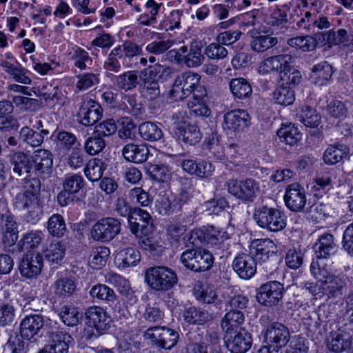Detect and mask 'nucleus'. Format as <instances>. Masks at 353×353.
Instances as JSON below:
<instances>
[{
  "instance_id": "f257e3e1",
  "label": "nucleus",
  "mask_w": 353,
  "mask_h": 353,
  "mask_svg": "<svg viewBox=\"0 0 353 353\" xmlns=\"http://www.w3.org/2000/svg\"><path fill=\"white\" fill-rule=\"evenodd\" d=\"M310 272L316 283L307 282L304 286L316 299L324 297L329 299L343 295L346 287L345 280L334 274L332 263L327 259H313Z\"/></svg>"
},
{
  "instance_id": "f03ea898",
  "label": "nucleus",
  "mask_w": 353,
  "mask_h": 353,
  "mask_svg": "<svg viewBox=\"0 0 353 353\" xmlns=\"http://www.w3.org/2000/svg\"><path fill=\"white\" fill-rule=\"evenodd\" d=\"M145 281L155 292H165L177 284L178 277L172 269L167 266L157 265L146 270Z\"/></svg>"
},
{
  "instance_id": "7ed1b4c3",
  "label": "nucleus",
  "mask_w": 353,
  "mask_h": 353,
  "mask_svg": "<svg viewBox=\"0 0 353 353\" xmlns=\"http://www.w3.org/2000/svg\"><path fill=\"white\" fill-rule=\"evenodd\" d=\"M253 219L259 227L270 232L281 231L286 226L285 218L281 211L267 205L256 207Z\"/></svg>"
},
{
  "instance_id": "20e7f679",
  "label": "nucleus",
  "mask_w": 353,
  "mask_h": 353,
  "mask_svg": "<svg viewBox=\"0 0 353 353\" xmlns=\"http://www.w3.org/2000/svg\"><path fill=\"white\" fill-rule=\"evenodd\" d=\"M276 253V245L270 239H256L252 242L251 254L255 256L259 267L263 266L267 273H272L275 268L271 259Z\"/></svg>"
},
{
  "instance_id": "39448f33",
  "label": "nucleus",
  "mask_w": 353,
  "mask_h": 353,
  "mask_svg": "<svg viewBox=\"0 0 353 353\" xmlns=\"http://www.w3.org/2000/svg\"><path fill=\"white\" fill-rule=\"evenodd\" d=\"M201 77L193 72L179 74L169 92L170 97L175 101H180L190 96L194 86L200 81Z\"/></svg>"
},
{
  "instance_id": "423d86ee",
  "label": "nucleus",
  "mask_w": 353,
  "mask_h": 353,
  "mask_svg": "<svg viewBox=\"0 0 353 353\" xmlns=\"http://www.w3.org/2000/svg\"><path fill=\"white\" fill-rule=\"evenodd\" d=\"M121 223L114 217H105L99 219L92 226V238L101 242H109L121 232Z\"/></svg>"
},
{
  "instance_id": "0eeeda50",
  "label": "nucleus",
  "mask_w": 353,
  "mask_h": 353,
  "mask_svg": "<svg viewBox=\"0 0 353 353\" xmlns=\"http://www.w3.org/2000/svg\"><path fill=\"white\" fill-rule=\"evenodd\" d=\"M284 292L283 284L276 281H269L260 286L256 298L261 305L272 307L279 305Z\"/></svg>"
},
{
  "instance_id": "6e6552de",
  "label": "nucleus",
  "mask_w": 353,
  "mask_h": 353,
  "mask_svg": "<svg viewBox=\"0 0 353 353\" xmlns=\"http://www.w3.org/2000/svg\"><path fill=\"white\" fill-rule=\"evenodd\" d=\"M226 186L229 193L245 203L253 202L259 190L258 183L252 179L245 181L230 179Z\"/></svg>"
},
{
  "instance_id": "1a4fd4ad",
  "label": "nucleus",
  "mask_w": 353,
  "mask_h": 353,
  "mask_svg": "<svg viewBox=\"0 0 353 353\" xmlns=\"http://www.w3.org/2000/svg\"><path fill=\"white\" fill-rule=\"evenodd\" d=\"M146 339H150L152 343L157 346L166 350L172 349L178 342L179 333L165 327H151L145 333Z\"/></svg>"
},
{
  "instance_id": "9d476101",
  "label": "nucleus",
  "mask_w": 353,
  "mask_h": 353,
  "mask_svg": "<svg viewBox=\"0 0 353 353\" xmlns=\"http://www.w3.org/2000/svg\"><path fill=\"white\" fill-rule=\"evenodd\" d=\"M223 339L228 350L232 353H245L252 344V335L245 329L224 334Z\"/></svg>"
},
{
  "instance_id": "9b49d317",
  "label": "nucleus",
  "mask_w": 353,
  "mask_h": 353,
  "mask_svg": "<svg viewBox=\"0 0 353 353\" xmlns=\"http://www.w3.org/2000/svg\"><path fill=\"white\" fill-rule=\"evenodd\" d=\"M294 57L288 54L272 56L263 60L259 66V72L265 74L270 72H279L281 80L285 79L286 71L291 70Z\"/></svg>"
},
{
  "instance_id": "f8f14e48",
  "label": "nucleus",
  "mask_w": 353,
  "mask_h": 353,
  "mask_svg": "<svg viewBox=\"0 0 353 353\" xmlns=\"http://www.w3.org/2000/svg\"><path fill=\"white\" fill-rule=\"evenodd\" d=\"M48 320L39 314H32L24 317L20 323L19 331L22 338L30 340L46 330Z\"/></svg>"
},
{
  "instance_id": "ddd939ff",
  "label": "nucleus",
  "mask_w": 353,
  "mask_h": 353,
  "mask_svg": "<svg viewBox=\"0 0 353 353\" xmlns=\"http://www.w3.org/2000/svg\"><path fill=\"white\" fill-rule=\"evenodd\" d=\"M16 208L24 212V220L30 223H37L42 217L43 207L41 199L32 197L26 199H14Z\"/></svg>"
},
{
  "instance_id": "4468645a",
  "label": "nucleus",
  "mask_w": 353,
  "mask_h": 353,
  "mask_svg": "<svg viewBox=\"0 0 353 353\" xmlns=\"http://www.w3.org/2000/svg\"><path fill=\"white\" fill-rule=\"evenodd\" d=\"M284 201L288 209L301 212L306 205V194L303 187L298 183L288 185L285 188Z\"/></svg>"
},
{
  "instance_id": "2eb2a0df",
  "label": "nucleus",
  "mask_w": 353,
  "mask_h": 353,
  "mask_svg": "<svg viewBox=\"0 0 353 353\" xmlns=\"http://www.w3.org/2000/svg\"><path fill=\"white\" fill-rule=\"evenodd\" d=\"M103 109L92 99H85L81 103L77 117L79 121L83 125L95 124L102 117Z\"/></svg>"
},
{
  "instance_id": "dca6fc26",
  "label": "nucleus",
  "mask_w": 353,
  "mask_h": 353,
  "mask_svg": "<svg viewBox=\"0 0 353 353\" xmlns=\"http://www.w3.org/2000/svg\"><path fill=\"white\" fill-rule=\"evenodd\" d=\"M181 116L180 112L172 115V119L176 125V134L181 139L183 142L190 145H195L201 139V134L197 125L194 124L187 123L185 121H179V119Z\"/></svg>"
},
{
  "instance_id": "f3484780",
  "label": "nucleus",
  "mask_w": 353,
  "mask_h": 353,
  "mask_svg": "<svg viewBox=\"0 0 353 353\" xmlns=\"http://www.w3.org/2000/svg\"><path fill=\"white\" fill-rule=\"evenodd\" d=\"M290 339V331L283 323H272L265 330V342L269 345L275 344L277 348L285 346Z\"/></svg>"
},
{
  "instance_id": "a211bd4d",
  "label": "nucleus",
  "mask_w": 353,
  "mask_h": 353,
  "mask_svg": "<svg viewBox=\"0 0 353 353\" xmlns=\"http://www.w3.org/2000/svg\"><path fill=\"white\" fill-rule=\"evenodd\" d=\"M43 268V257L39 253L26 254L21 260L19 270L26 279H34L40 274Z\"/></svg>"
},
{
  "instance_id": "6ab92c4d",
  "label": "nucleus",
  "mask_w": 353,
  "mask_h": 353,
  "mask_svg": "<svg viewBox=\"0 0 353 353\" xmlns=\"http://www.w3.org/2000/svg\"><path fill=\"white\" fill-rule=\"evenodd\" d=\"M8 159L13 172L19 176L27 178L34 175L31 156L18 151L10 154Z\"/></svg>"
},
{
  "instance_id": "aec40b11",
  "label": "nucleus",
  "mask_w": 353,
  "mask_h": 353,
  "mask_svg": "<svg viewBox=\"0 0 353 353\" xmlns=\"http://www.w3.org/2000/svg\"><path fill=\"white\" fill-rule=\"evenodd\" d=\"M85 314L86 323L90 327L95 328L99 333H103L109 328L110 316L103 308L91 306L85 310Z\"/></svg>"
},
{
  "instance_id": "412c9836",
  "label": "nucleus",
  "mask_w": 353,
  "mask_h": 353,
  "mask_svg": "<svg viewBox=\"0 0 353 353\" xmlns=\"http://www.w3.org/2000/svg\"><path fill=\"white\" fill-rule=\"evenodd\" d=\"M250 125V117L244 110H234L224 115V128L228 130L241 132Z\"/></svg>"
},
{
  "instance_id": "4be33fe9",
  "label": "nucleus",
  "mask_w": 353,
  "mask_h": 353,
  "mask_svg": "<svg viewBox=\"0 0 353 353\" xmlns=\"http://www.w3.org/2000/svg\"><path fill=\"white\" fill-rule=\"evenodd\" d=\"M256 265L255 259L247 254H239L232 262L233 270L243 279L252 277L256 273Z\"/></svg>"
},
{
  "instance_id": "5701e85b",
  "label": "nucleus",
  "mask_w": 353,
  "mask_h": 353,
  "mask_svg": "<svg viewBox=\"0 0 353 353\" xmlns=\"http://www.w3.org/2000/svg\"><path fill=\"white\" fill-rule=\"evenodd\" d=\"M0 226L3 231V243L5 246L10 247L18 239V225L14 216L10 213L0 216Z\"/></svg>"
},
{
  "instance_id": "b1692460",
  "label": "nucleus",
  "mask_w": 353,
  "mask_h": 353,
  "mask_svg": "<svg viewBox=\"0 0 353 353\" xmlns=\"http://www.w3.org/2000/svg\"><path fill=\"white\" fill-rule=\"evenodd\" d=\"M34 175L50 174L53 161L52 153L47 150L39 149L31 156Z\"/></svg>"
},
{
  "instance_id": "393cba45",
  "label": "nucleus",
  "mask_w": 353,
  "mask_h": 353,
  "mask_svg": "<svg viewBox=\"0 0 353 353\" xmlns=\"http://www.w3.org/2000/svg\"><path fill=\"white\" fill-rule=\"evenodd\" d=\"M352 332L350 330H339L328 341L327 347L335 353L349 352L352 343Z\"/></svg>"
},
{
  "instance_id": "a878e982",
  "label": "nucleus",
  "mask_w": 353,
  "mask_h": 353,
  "mask_svg": "<svg viewBox=\"0 0 353 353\" xmlns=\"http://www.w3.org/2000/svg\"><path fill=\"white\" fill-rule=\"evenodd\" d=\"M128 223L132 234L138 236L139 231L142 233L148 227L152 225V216L144 210L139 208H132V212L129 216Z\"/></svg>"
},
{
  "instance_id": "bb28decb",
  "label": "nucleus",
  "mask_w": 353,
  "mask_h": 353,
  "mask_svg": "<svg viewBox=\"0 0 353 353\" xmlns=\"http://www.w3.org/2000/svg\"><path fill=\"white\" fill-rule=\"evenodd\" d=\"M314 249L316 259H327L336 250L334 236L330 233H323L319 236Z\"/></svg>"
},
{
  "instance_id": "cd10ccee",
  "label": "nucleus",
  "mask_w": 353,
  "mask_h": 353,
  "mask_svg": "<svg viewBox=\"0 0 353 353\" xmlns=\"http://www.w3.org/2000/svg\"><path fill=\"white\" fill-rule=\"evenodd\" d=\"M148 71V74L146 72L143 78L140 85V93L145 99L154 101L160 96V88L158 81L152 77L154 72L152 70V68H150Z\"/></svg>"
},
{
  "instance_id": "c85d7f7f",
  "label": "nucleus",
  "mask_w": 353,
  "mask_h": 353,
  "mask_svg": "<svg viewBox=\"0 0 353 353\" xmlns=\"http://www.w3.org/2000/svg\"><path fill=\"white\" fill-rule=\"evenodd\" d=\"M50 344L46 345L52 352L68 353L69 345L72 342L71 336L63 331H54L50 333Z\"/></svg>"
},
{
  "instance_id": "c756f323",
  "label": "nucleus",
  "mask_w": 353,
  "mask_h": 353,
  "mask_svg": "<svg viewBox=\"0 0 353 353\" xmlns=\"http://www.w3.org/2000/svg\"><path fill=\"white\" fill-rule=\"evenodd\" d=\"M124 158L134 163L145 162L148 157L149 150L145 145L127 144L122 150Z\"/></svg>"
},
{
  "instance_id": "7c9ffc66",
  "label": "nucleus",
  "mask_w": 353,
  "mask_h": 353,
  "mask_svg": "<svg viewBox=\"0 0 353 353\" xmlns=\"http://www.w3.org/2000/svg\"><path fill=\"white\" fill-rule=\"evenodd\" d=\"M333 73V67L327 61H322L313 66L311 79L316 85L322 86L330 81Z\"/></svg>"
},
{
  "instance_id": "2f4dec72",
  "label": "nucleus",
  "mask_w": 353,
  "mask_h": 353,
  "mask_svg": "<svg viewBox=\"0 0 353 353\" xmlns=\"http://www.w3.org/2000/svg\"><path fill=\"white\" fill-rule=\"evenodd\" d=\"M244 321V315L239 310H232L225 314L221 321V328L224 334L239 331Z\"/></svg>"
},
{
  "instance_id": "473e14b6",
  "label": "nucleus",
  "mask_w": 353,
  "mask_h": 353,
  "mask_svg": "<svg viewBox=\"0 0 353 353\" xmlns=\"http://www.w3.org/2000/svg\"><path fill=\"white\" fill-rule=\"evenodd\" d=\"M296 116L299 121L310 128L318 127L321 121V114L308 105H302L297 109Z\"/></svg>"
},
{
  "instance_id": "72a5a7b5",
  "label": "nucleus",
  "mask_w": 353,
  "mask_h": 353,
  "mask_svg": "<svg viewBox=\"0 0 353 353\" xmlns=\"http://www.w3.org/2000/svg\"><path fill=\"white\" fill-rule=\"evenodd\" d=\"M50 132L46 129H41L40 132L24 126L19 132L20 139L32 147H39L43 142L44 137L48 136Z\"/></svg>"
},
{
  "instance_id": "f704fd0d",
  "label": "nucleus",
  "mask_w": 353,
  "mask_h": 353,
  "mask_svg": "<svg viewBox=\"0 0 353 353\" xmlns=\"http://www.w3.org/2000/svg\"><path fill=\"white\" fill-rule=\"evenodd\" d=\"M139 72L137 70H129L114 76L116 85L125 92L134 90L139 83Z\"/></svg>"
},
{
  "instance_id": "c9c22d12",
  "label": "nucleus",
  "mask_w": 353,
  "mask_h": 353,
  "mask_svg": "<svg viewBox=\"0 0 353 353\" xmlns=\"http://www.w3.org/2000/svg\"><path fill=\"white\" fill-rule=\"evenodd\" d=\"M349 152L348 147L344 144L330 145L324 152V162L329 165L336 164L346 158Z\"/></svg>"
},
{
  "instance_id": "e433bc0d",
  "label": "nucleus",
  "mask_w": 353,
  "mask_h": 353,
  "mask_svg": "<svg viewBox=\"0 0 353 353\" xmlns=\"http://www.w3.org/2000/svg\"><path fill=\"white\" fill-rule=\"evenodd\" d=\"M17 305V300L14 299L0 304V327L10 326L14 321Z\"/></svg>"
},
{
  "instance_id": "4c0bfd02",
  "label": "nucleus",
  "mask_w": 353,
  "mask_h": 353,
  "mask_svg": "<svg viewBox=\"0 0 353 353\" xmlns=\"http://www.w3.org/2000/svg\"><path fill=\"white\" fill-rule=\"evenodd\" d=\"M1 65L16 81L26 85L31 83V79L26 76L27 70L22 68L19 63H17V65H14L8 61H3Z\"/></svg>"
},
{
  "instance_id": "58836bf2",
  "label": "nucleus",
  "mask_w": 353,
  "mask_h": 353,
  "mask_svg": "<svg viewBox=\"0 0 353 353\" xmlns=\"http://www.w3.org/2000/svg\"><path fill=\"white\" fill-rule=\"evenodd\" d=\"M204 59L201 43L197 41L192 42L189 48V52L183 55V61L189 68L199 66Z\"/></svg>"
},
{
  "instance_id": "ea45409f",
  "label": "nucleus",
  "mask_w": 353,
  "mask_h": 353,
  "mask_svg": "<svg viewBox=\"0 0 353 353\" xmlns=\"http://www.w3.org/2000/svg\"><path fill=\"white\" fill-rule=\"evenodd\" d=\"M139 132L141 137L148 141H157L163 137L161 128L157 124L150 121L141 123Z\"/></svg>"
},
{
  "instance_id": "a19ab883",
  "label": "nucleus",
  "mask_w": 353,
  "mask_h": 353,
  "mask_svg": "<svg viewBox=\"0 0 353 353\" xmlns=\"http://www.w3.org/2000/svg\"><path fill=\"white\" fill-rule=\"evenodd\" d=\"M106 169V164L102 159L94 158L90 160L84 169L86 177L92 181L99 180Z\"/></svg>"
},
{
  "instance_id": "79ce46f5",
  "label": "nucleus",
  "mask_w": 353,
  "mask_h": 353,
  "mask_svg": "<svg viewBox=\"0 0 353 353\" xmlns=\"http://www.w3.org/2000/svg\"><path fill=\"white\" fill-rule=\"evenodd\" d=\"M90 294L93 299L105 303H114L117 295L114 290L105 284H97L92 287Z\"/></svg>"
},
{
  "instance_id": "37998d69",
  "label": "nucleus",
  "mask_w": 353,
  "mask_h": 353,
  "mask_svg": "<svg viewBox=\"0 0 353 353\" xmlns=\"http://www.w3.org/2000/svg\"><path fill=\"white\" fill-rule=\"evenodd\" d=\"M230 89L236 98L244 99L252 94L250 83L243 78L232 79L230 82Z\"/></svg>"
},
{
  "instance_id": "c03bdc74",
  "label": "nucleus",
  "mask_w": 353,
  "mask_h": 353,
  "mask_svg": "<svg viewBox=\"0 0 353 353\" xmlns=\"http://www.w3.org/2000/svg\"><path fill=\"white\" fill-rule=\"evenodd\" d=\"M277 135L281 141L286 144L294 145L301 139V134L294 125H289L281 127L277 132Z\"/></svg>"
},
{
  "instance_id": "a18cd8bd",
  "label": "nucleus",
  "mask_w": 353,
  "mask_h": 353,
  "mask_svg": "<svg viewBox=\"0 0 353 353\" xmlns=\"http://www.w3.org/2000/svg\"><path fill=\"white\" fill-rule=\"evenodd\" d=\"M47 229L52 236L62 237L67 232L63 217L59 214H52L48 221Z\"/></svg>"
},
{
  "instance_id": "49530a36",
  "label": "nucleus",
  "mask_w": 353,
  "mask_h": 353,
  "mask_svg": "<svg viewBox=\"0 0 353 353\" xmlns=\"http://www.w3.org/2000/svg\"><path fill=\"white\" fill-rule=\"evenodd\" d=\"M54 294L59 297L71 296L76 290V285L72 279L67 277L58 279L53 285Z\"/></svg>"
},
{
  "instance_id": "de8ad7c7",
  "label": "nucleus",
  "mask_w": 353,
  "mask_h": 353,
  "mask_svg": "<svg viewBox=\"0 0 353 353\" xmlns=\"http://www.w3.org/2000/svg\"><path fill=\"white\" fill-rule=\"evenodd\" d=\"M110 250L105 246H100L94 248L90 256L89 263L94 269H101L106 263L110 256Z\"/></svg>"
},
{
  "instance_id": "09e8293b",
  "label": "nucleus",
  "mask_w": 353,
  "mask_h": 353,
  "mask_svg": "<svg viewBox=\"0 0 353 353\" xmlns=\"http://www.w3.org/2000/svg\"><path fill=\"white\" fill-rule=\"evenodd\" d=\"M105 281L116 288L119 293L123 296H127L130 290L129 281L115 272H110L106 274Z\"/></svg>"
},
{
  "instance_id": "8fccbe9b",
  "label": "nucleus",
  "mask_w": 353,
  "mask_h": 353,
  "mask_svg": "<svg viewBox=\"0 0 353 353\" xmlns=\"http://www.w3.org/2000/svg\"><path fill=\"white\" fill-rule=\"evenodd\" d=\"M322 41L330 45L342 44L346 48L348 33L345 29H339L337 31L330 30L321 34Z\"/></svg>"
},
{
  "instance_id": "3c124183",
  "label": "nucleus",
  "mask_w": 353,
  "mask_h": 353,
  "mask_svg": "<svg viewBox=\"0 0 353 353\" xmlns=\"http://www.w3.org/2000/svg\"><path fill=\"white\" fill-rule=\"evenodd\" d=\"M24 191L16 195L15 199H26L33 197L35 199H40L41 181L37 177H32L26 181L24 186Z\"/></svg>"
},
{
  "instance_id": "603ef678",
  "label": "nucleus",
  "mask_w": 353,
  "mask_h": 353,
  "mask_svg": "<svg viewBox=\"0 0 353 353\" xmlns=\"http://www.w3.org/2000/svg\"><path fill=\"white\" fill-rule=\"evenodd\" d=\"M183 316L185 322L190 324H203L208 321L210 317L208 312L195 307H190L185 309L183 312Z\"/></svg>"
},
{
  "instance_id": "864d4df0",
  "label": "nucleus",
  "mask_w": 353,
  "mask_h": 353,
  "mask_svg": "<svg viewBox=\"0 0 353 353\" xmlns=\"http://www.w3.org/2000/svg\"><path fill=\"white\" fill-rule=\"evenodd\" d=\"M65 256V246L60 241H53L46 250V259L52 264H57Z\"/></svg>"
},
{
  "instance_id": "5fc2aeb1",
  "label": "nucleus",
  "mask_w": 353,
  "mask_h": 353,
  "mask_svg": "<svg viewBox=\"0 0 353 353\" xmlns=\"http://www.w3.org/2000/svg\"><path fill=\"white\" fill-rule=\"evenodd\" d=\"M278 43V39L271 35H261L253 37L251 42L252 49L258 52H264Z\"/></svg>"
},
{
  "instance_id": "6e6d98bb",
  "label": "nucleus",
  "mask_w": 353,
  "mask_h": 353,
  "mask_svg": "<svg viewBox=\"0 0 353 353\" xmlns=\"http://www.w3.org/2000/svg\"><path fill=\"white\" fill-rule=\"evenodd\" d=\"M43 239V234L41 231H30L24 233L19 242L21 250L32 249L38 247Z\"/></svg>"
},
{
  "instance_id": "4d7b16f0",
  "label": "nucleus",
  "mask_w": 353,
  "mask_h": 353,
  "mask_svg": "<svg viewBox=\"0 0 353 353\" xmlns=\"http://www.w3.org/2000/svg\"><path fill=\"white\" fill-rule=\"evenodd\" d=\"M275 101L282 105H289L295 100L294 91L290 86H279L273 92Z\"/></svg>"
},
{
  "instance_id": "13d9d810",
  "label": "nucleus",
  "mask_w": 353,
  "mask_h": 353,
  "mask_svg": "<svg viewBox=\"0 0 353 353\" xmlns=\"http://www.w3.org/2000/svg\"><path fill=\"white\" fill-rule=\"evenodd\" d=\"M226 233L223 231L216 230L214 227H211L204 234L203 240L207 244L215 249H221L223 241L228 238Z\"/></svg>"
},
{
  "instance_id": "bf43d9fd",
  "label": "nucleus",
  "mask_w": 353,
  "mask_h": 353,
  "mask_svg": "<svg viewBox=\"0 0 353 353\" xmlns=\"http://www.w3.org/2000/svg\"><path fill=\"white\" fill-rule=\"evenodd\" d=\"M59 316L63 322L68 326L77 325L81 317L78 310L72 305L63 306L60 310Z\"/></svg>"
},
{
  "instance_id": "052dcab7",
  "label": "nucleus",
  "mask_w": 353,
  "mask_h": 353,
  "mask_svg": "<svg viewBox=\"0 0 353 353\" xmlns=\"http://www.w3.org/2000/svg\"><path fill=\"white\" fill-rule=\"evenodd\" d=\"M288 44L292 47L299 48L304 52L313 50L317 41L314 37L310 36L296 37L289 39Z\"/></svg>"
},
{
  "instance_id": "680f3d73",
  "label": "nucleus",
  "mask_w": 353,
  "mask_h": 353,
  "mask_svg": "<svg viewBox=\"0 0 353 353\" xmlns=\"http://www.w3.org/2000/svg\"><path fill=\"white\" fill-rule=\"evenodd\" d=\"M57 145L68 151L76 146H80L77 137L72 132L68 131H61L57 135Z\"/></svg>"
},
{
  "instance_id": "e2e57ef3",
  "label": "nucleus",
  "mask_w": 353,
  "mask_h": 353,
  "mask_svg": "<svg viewBox=\"0 0 353 353\" xmlns=\"http://www.w3.org/2000/svg\"><path fill=\"white\" fill-rule=\"evenodd\" d=\"M83 186L84 179L79 174H68L64 178L63 188L74 194L79 192Z\"/></svg>"
},
{
  "instance_id": "0e129e2a",
  "label": "nucleus",
  "mask_w": 353,
  "mask_h": 353,
  "mask_svg": "<svg viewBox=\"0 0 353 353\" xmlns=\"http://www.w3.org/2000/svg\"><path fill=\"white\" fill-rule=\"evenodd\" d=\"M196 263L198 272L209 270L213 264L214 258L212 253L205 249L196 248Z\"/></svg>"
},
{
  "instance_id": "69168bd1",
  "label": "nucleus",
  "mask_w": 353,
  "mask_h": 353,
  "mask_svg": "<svg viewBox=\"0 0 353 353\" xmlns=\"http://www.w3.org/2000/svg\"><path fill=\"white\" fill-rule=\"evenodd\" d=\"M326 111L330 117L335 119L344 118L347 113V109L345 103L338 99H332L328 101Z\"/></svg>"
},
{
  "instance_id": "338daca9",
  "label": "nucleus",
  "mask_w": 353,
  "mask_h": 353,
  "mask_svg": "<svg viewBox=\"0 0 353 353\" xmlns=\"http://www.w3.org/2000/svg\"><path fill=\"white\" fill-rule=\"evenodd\" d=\"M119 48H114L110 52L108 57L104 61L103 67L105 70L117 72L121 68V61L123 59Z\"/></svg>"
},
{
  "instance_id": "774afa93",
  "label": "nucleus",
  "mask_w": 353,
  "mask_h": 353,
  "mask_svg": "<svg viewBox=\"0 0 353 353\" xmlns=\"http://www.w3.org/2000/svg\"><path fill=\"white\" fill-rule=\"evenodd\" d=\"M105 143L101 137L96 136L88 137L84 145L87 153L90 155H94L100 152L104 148Z\"/></svg>"
}]
</instances>
